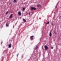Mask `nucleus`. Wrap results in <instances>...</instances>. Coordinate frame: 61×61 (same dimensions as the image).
Here are the masks:
<instances>
[{"label": "nucleus", "mask_w": 61, "mask_h": 61, "mask_svg": "<svg viewBox=\"0 0 61 61\" xmlns=\"http://www.w3.org/2000/svg\"><path fill=\"white\" fill-rule=\"evenodd\" d=\"M31 10H36V8L35 7H31L30 8Z\"/></svg>", "instance_id": "f257e3e1"}, {"label": "nucleus", "mask_w": 61, "mask_h": 61, "mask_svg": "<svg viewBox=\"0 0 61 61\" xmlns=\"http://www.w3.org/2000/svg\"><path fill=\"white\" fill-rule=\"evenodd\" d=\"M45 49L46 50H47L48 49V47L46 46H44Z\"/></svg>", "instance_id": "f03ea898"}, {"label": "nucleus", "mask_w": 61, "mask_h": 61, "mask_svg": "<svg viewBox=\"0 0 61 61\" xmlns=\"http://www.w3.org/2000/svg\"><path fill=\"white\" fill-rule=\"evenodd\" d=\"M34 37V36H32L30 37V38L31 40H33V37Z\"/></svg>", "instance_id": "7ed1b4c3"}, {"label": "nucleus", "mask_w": 61, "mask_h": 61, "mask_svg": "<svg viewBox=\"0 0 61 61\" xmlns=\"http://www.w3.org/2000/svg\"><path fill=\"white\" fill-rule=\"evenodd\" d=\"M18 15H21V11H20L18 12Z\"/></svg>", "instance_id": "20e7f679"}, {"label": "nucleus", "mask_w": 61, "mask_h": 61, "mask_svg": "<svg viewBox=\"0 0 61 61\" xmlns=\"http://www.w3.org/2000/svg\"><path fill=\"white\" fill-rule=\"evenodd\" d=\"M12 46V44H10L9 45V48H10L11 47V46Z\"/></svg>", "instance_id": "39448f33"}, {"label": "nucleus", "mask_w": 61, "mask_h": 61, "mask_svg": "<svg viewBox=\"0 0 61 61\" xmlns=\"http://www.w3.org/2000/svg\"><path fill=\"white\" fill-rule=\"evenodd\" d=\"M49 35L50 36H51L52 35V34L51 32H50L49 34Z\"/></svg>", "instance_id": "423d86ee"}, {"label": "nucleus", "mask_w": 61, "mask_h": 61, "mask_svg": "<svg viewBox=\"0 0 61 61\" xmlns=\"http://www.w3.org/2000/svg\"><path fill=\"white\" fill-rule=\"evenodd\" d=\"M13 15L12 14H11L10 15V18H11L12 17H13Z\"/></svg>", "instance_id": "0eeeda50"}, {"label": "nucleus", "mask_w": 61, "mask_h": 61, "mask_svg": "<svg viewBox=\"0 0 61 61\" xmlns=\"http://www.w3.org/2000/svg\"><path fill=\"white\" fill-rule=\"evenodd\" d=\"M41 6V5H37L38 7H40Z\"/></svg>", "instance_id": "6e6552de"}, {"label": "nucleus", "mask_w": 61, "mask_h": 61, "mask_svg": "<svg viewBox=\"0 0 61 61\" xmlns=\"http://www.w3.org/2000/svg\"><path fill=\"white\" fill-rule=\"evenodd\" d=\"M23 21L24 22H26V20L25 19H24L23 18Z\"/></svg>", "instance_id": "1a4fd4ad"}, {"label": "nucleus", "mask_w": 61, "mask_h": 61, "mask_svg": "<svg viewBox=\"0 0 61 61\" xmlns=\"http://www.w3.org/2000/svg\"><path fill=\"white\" fill-rule=\"evenodd\" d=\"M38 48V46H36V47L35 48V49H36Z\"/></svg>", "instance_id": "9d476101"}, {"label": "nucleus", "mask_w": 61, "mask_h": 61, "mask_svg": "<svg viewBox=\"0 0 61 61\" xmlns=\"http://www.w3.org/2000/svg\"><path fill=\"white\" fill-rule=\"evenodd\" d=\"M49 24V22L48 21V22H47V23H46V25H48V24Z\"/></svg>", "instance_id": "9b49d317"}, {"label": "nucleus", "mask_w": 61, "mask_h": 61, "mask_svg": "<svg viewBox=\"0 0 61 61\" xmlns=\"http://www.w3.org/2000/svg\"><path fill=\"white\" fill-rule=\"evenodd\" d=\"M16 0H14V1H13V2L14 3L16 2Z\"/></svg>", "instance_id": "f8f14e48"}, {"label": "nucleus", "mask_w": 61, "mask_h": 61, "mask_svg": "<svg viewBox=\"0 0 61 61\" xmlns=\"http://www.w3.org/2000/svg\"><path fill=\"white\" fill-rule=\"evenodd\" d=\"M6 26L7 27L8 26V23L6 24Z\"/></svg>", "instance_id": "ddd939ff"}, {"label": "nucleus", "mask_w": 61, "mask_h": 61, "mask_svg": "<svg viewBox=\"0 0 61 61\" xmlns=\"http://www.w3.org/2000/svg\"><path fill=\"white\" fill-rule=\"evenodd\" d=\"M8 12H9L8 11H7V12H6V14H7L8 13Z\"/></svg>", "instance_id": "4468645a"}, {"label": "nucleus", "mask_w": 61, "mask_h": 61, "mask_svg": "<svg viewBox=\"0 0 61 61\" xmlns=\"http://www.w3.org/2000/svg\"><path fill=\"white\" fill-rule=\"evenodd\" d=\"M22 10H23V11H24L25 10V8H23V9H22Z\"/></svg>", "instance_id": "2eb2a0df"}, {"label": "nucleus", "mask_w": 61, "mask_h": 61, "mask_svg": "<svg viewBox=\"0 0 61 61\" xmlns=\"http://www.w3.org/2000/svg\"><path fill=\"white\" fill-rule=\"evenodd\" d=\"M53 49V47H51V49Z\"/></svg>", "instance_id": "dca6fc26"}, {"label": "nucleus", "mask_w": 61, "mask_h": 61, "mask_svg": "<svg viewBox=\"0 0 61 61\" xmlns=\"http://www.w3.org/2000/svg\"><path fill=\"white\" fill-rule=\"evenodd\" d=\"M54 33L55 34H56L57 33L55 31L54 32Z\"/></svg>", "instance_id": "f3484780"}, {"label": "nucleus", "mask_w": 61, "mask_h": 61, "mask_svg": "<svg viewBox=\"0 0 61 61\" xmlns=\"http://www.w3.org/2000/svg\"><path fill=\"white\" fill-rule=\"evenodd\" d=\"M1 61H3V59H2Z\"/></svg>", "instance_id": "a211bd4d"}, {"label": "nucleus", "mask_w": 61, "mask_h": 61, "mask_svg": "<svg viewBox=\"0 0 61 61\" xmlns=\"http://www.w3.org/2000/svg\"><path fill=\"white\" fill-rule=\"evenodd\" d=\"M29 15H30V13H29Z\"/></svg>", "instance_id": "6ab92c4d"}, {"label": "nucleus", "mask_w": 61, "mask_h": 61, "mask_svg": "<svg viewBox=\"0 0 61 61\" xmlns=\"http://www.w3.org/2000/svg\"><path fill=\"white\" fill-rule=\"evenodd\" d=\"M11 4V3H10V4H9V5H10Z\"/></svg>", "instance_id": "aec40b11"}, {"label": "nucleus", "mask_w": 61, "mask_h": 61, "mask_svg": "<svg viewBox=\"0 0 61 61\" xmlns=\"http://www.w3.org/2000/svg\"><path fill=\"white\" fill-rule=\"evenodd\" d=\"M18 55H19V54H17V56H18Z\"/></svg>", "instance_id": "412c9836"}, {"label": "nucleus", "mask_w": 61, "mask_h": 61, "mask_svg": "<svg viewBox=\"0 0 61 61\" xmlns=\"http://www.w3.org/2000/svg\"><path fill=\"white\" fill-rule=\"evenodd\" d=\"M52 26H53V24H52Z\"/></svg>", "instance_id": "4be33fe9"}, {"label": "nucleus", "mask_w": 61, "mask_h": 61, "mask_svg": "<svg viewBox=\"0 0 61 61\" xmlns=\"http://www.w3.org/2000/svg\"><path fill=\"white\" fill-rule=\"evenodd\" d=\"M60 17H61V16H60Z\"/></svg>", "instance_id": "5701e85b"}]
</instances>
